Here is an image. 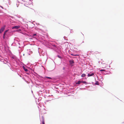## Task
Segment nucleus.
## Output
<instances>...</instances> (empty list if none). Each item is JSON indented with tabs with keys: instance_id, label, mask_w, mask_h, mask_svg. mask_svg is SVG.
Returning <instances> with one entry per match:
<instances>
[{
	"instance_id": "f03ea898",
	"label": "nucleus",
	"mask_w": 124,
	"mask_h": 124,
	"mask_svg": "<svg viewBox=\"0 0 124 124\" xmlns=\"http://www.w3.org/2000/svg\"><path fill=\"white\" fill-rule=\"evenodd\" d=\"M5 27L4 26L2 27L0 30V33H1L5 29Z\"/></svg>"
},
{
	"instance_id": "ddd939ff",
	"label": "nucleus",
	"mask_w": 124,
	"mask_h": 124,
	"mask_svg": "<svg viewBox=\"0 0 124 124\" xmlns=\"http://www.w3.org/2000/svg\"><path fill=\"white\" fill-rule=\"evenodd\" d=\"M9 30H6V31H5V32H4V34H5L7 32H8V31Z\"/></svg>"
},
{
	"instance_id": "7ed1b4c3",
	"label": "nucleus",
	"mask_w": 124,
	"mask_h": 124,
	"mask_svg": "<svg viewBox=\"0 0 124 124\" xmlns=\"http://www.w3.org/2000/svg\"><path fill=\"white\" fill-rule=\"evenodd\" d=\"M20 27V26H15L13 27L12 28V29H19Z\"/></svg>"
},
{
	"instance_id": "dca6fc26",
	"label": "nucleus",
	"mask_w": 124,
	"mask_h": 124,
	"mask_svg": "<svg viewBox=\"0 0 124 124\" xmlns=\"http://www.w3.org/2000/svg\"><path fill=\"white\" fill-rule=\"evenodd\" d=\"M36 34H34L33 35V36H36Z\"/></svg>"
},
{
	"instance_id": "423d86ee",
	"label": "nucleus",
	"mask_w": 124,
	"mask_h": 124,
	"mask_svg": "<svg viewBox=\"0 0 124 124\" xmlns=\"http://www.w3.org/2000/svg\"><path fill=\"white\" fill-rule=\"evenodd\" d=\"M69 62L70 64H72L74 63V62L73 60H70Z\"/></svg>"
},
{
	"instance_id": "4468645a",
	"label": "nucleus",
	"mask_w": 124,
	"mask_h": 124,
	"mask_svg": "<svg viewBox=\"0 0 124 124\" xmlns=\"http://www.w3.org/2000/svg\"><path fill=\"white\" fill-rule=\"evenodd\" d=\"M46 77V78H48V79H52V78L50 77Z\"/></svg>"
},
{
	"instance_id": "20e7f679",
	"label": "nucleus",
	"mask_w": 124,
	"mask_h": 124,
	"mask_svg": "<svg viewBox=\"0 0 124 124\" xmlns=\"http://www.w3.org/2000/svg\"><path fill=\"white\" fill-rule=\"evenodd\" d=\"M94 73H92L91 74H88V77H89L93 76L94 75Z\"/></svg>"
},
{
	"instance_id": "f257e3e1",
	"label": "nucleus",
	"mask_w": 124,
	"mask_h": 124,
	"mask_svg": "<svg viewBox=\"0 0 124 124\" xmlns=\"http://www.w3.org/2000/svg\"><path fill=\"white\" fill-rule=\"evenodd\" d=\"M23 9L24 10L27 11L28 12L30 13H32L34 11V10L33 9L30 8L27 6H25L23 8Z\"/></svg>"
},
{
	"instance_id": "2eb2a0df",
	"label": "nucleus",
	"mask_w": 124,
	"mask_h": 124,
	"mask_svg": "<svg viewBox=\"0 0 124 124\" xmlns=\"http://www.w3.org/2000/svg\"><path fill=\"white\" fill-rule=\"evenodd\" d=\"M5 34H4L3 36V39H4L5 38Z\"/></svg>"
},
{
	"instance_id": "9b49d317",
	"label": "nucleus",
	"mask_w": 124,
	"mask_h": 124,
	"mask_svg": "<svg viewBox=\"0 0 124 124\" xmlns=\"http://www.w3.org/2000/svg\"><path fill=\"white\" fill-rule=\"evenodd\" d=\"M105 71V70L104 69H101L100 70V71L101 72L103 71Z\"/></svg>"
},
{
	"instance_id": "6e6552de",
	"label": "nucleus",
	"mask_w": 124,
	"mask_h": 124,
	"mask_svg": "<svg viewBox=\"0 0 124 124\" xmlns=\"http://www.w3.org/2000/svg\"><path fill=\"white\" fill-rule=\"evenodd\" d=\"M86 75L85 74H83L81 76L82 77H84Z\"/></svg>"
},
{
	"instance_id": "1a4fd4ad",
	"label": "nucleus",
	"mask_w": 124,
	"mask_h": 124,
	"mask_svg": "<svg viewBox=\"0 0 124 124\" xmlns=\"http://www.w3.org/2000/svg\"><path fill=\"white\" fill-rule=\"evenodd\" d=\"M81 83V81H78L76 83V84H80V83Z\"/></svg>"
},
{
	"instance_id": "9d476101",
	"label": "nucleus",
	"mask_w": 124,
	"mask_h": 124,
	"mask_svg": "<svg viewBox=\"0 0 124 124\" xmlns=\"http://www.w3.org/2000/svg\"><path fill=\"white\" fill-rule=\"evenodd\" d=\"M23 69L25 71L27 72L28 71V70L27 69L25 68L24 67H23Z\"/></svg>"
},
{
	"instance_id": "39448f33",
	"label": "nucleus",
	"mask_w": 124,
	"mask_h": 124,
	"mask_svg": "<svg viewBox=\"0 0 124 124\" xmlns=\"http://www.w3.org/2000/svg\"><path fill=\"white\" fill-rule=\"evenodd\" d=\"M42 124H45V122H44V117H42Z\"/></svg>"
},
{
	"instance_id": "0eeeda50",
	"label": "nucleus",
	"mask_w": 124,
	"mask_h": 124,
	"mask_svg": "<svg viewBox=\"0 0 124 124\" xmlns=\"http://www.w3.org/2000/svg\"><path fill=\"white\" fill-rule=\"evenodd\" d=\"M81 83H82L85 84H86L87 83V82L85 81H81Z\"/></svg>"
},
{
	"instance_id": "f8f14e48",
	"label": "nucleus",
	"mask_w": 124,
	"mask_h": 124,
	"mask_svg": "<svg viewBox=\"0 0 124 124\" xmlns=\"http://www.w3.org/2000/svg\"><path fill=\"white\" fill-rule=\"evenodd\" d=\"M71 55L73 56H76L78 55V54H71Z\"/></svg>"
}]
</instances>
